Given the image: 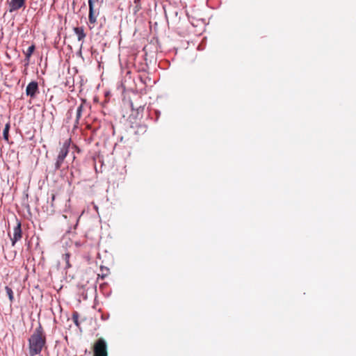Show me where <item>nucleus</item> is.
<instances>
[{
  "instance_id": "f257e3e1",
  "label": "nucleus",
  "mask_w": 356,
  "mask_h": 356,
  "mask_svg": "<svg viewBox=\"0 0 356 356\" xmlns=\"http://www.w3.org/2000/svg\"><path fill=\"white\" fill-rule=\"evenodd\" d=\"M45 343V338L40 327L35 329L29 339V354L31 356L36 355L42 351Z\"/></svg>"
},
{
  "instance_id": "f03ea898",
  "label": "nucleus",
  "mask_w": 356,
  "mask_h": 356,
  "mask_svg": "<svg viewBox=\"0 0 356 356\" xmlns=\"http://www.w3.org/2000/svg\"><path fill=\"white\" fill-rule=\"evenodd\" d=\"M95 356H107V346L105 340L102 338L99 339L94 345Z\"/></svg>"
},
{
  "instance_id": "7ed1b4c3",
  "label": "nucleus",
  "mask_w": 356,
  "mask_h": 356,
  "mask_svg": "<svg viewBox=\"0 0 356 356\" xmlns=\"http://www.w3.org/2000/svg\"><path fill=\"white\" fill-rule=\"evenodd\" d=\"M68 148H69V143L68 142H65L62 148L60 149V151L58 155L57 161L56 163V168L58 169L61 166V164L63 163L64 159H65L66 156L68 154Z\"/></svg>"
},
{
  "instance_id": "20e7f679",
  "label": "nucleus",
  "mask_w": 356,
  "mask_h": 356,
  "mask_svg": "<svg viewBox=\"0 0 356 356\" xmlns=\"http://www.w3.org/2000/svg\"><path fill=\"white\" fill-rule=\"evenodd\" d=\"M98 0H88L89 5V21L91 24H95L97 21V16L95 15L94 4L98 3Z\"/></svg>"
},
{
  "instance_id": "39448f33",
  "label": "nucleus",
  "mask_w": 356,
  "mask_h": 356,
  "mask_svg": "<svg viewBox=\"0 0 356 356\" xmlns=\"http://www.w3.org/2000/svg\"><path fill=\"white\" fill-rule=\"evenodd\" d=\"M38 91V86L37 82L32 81L29 83L26 89V94L28 96L33 97Z\"/></svg>"
},
{
  "instance_id": "423d86ee",
  "label": "nucleus",
  "mask_w": 356,
  "mask_h": 356,
  "mask_svg": "<svg viewBox=\"0 0 356 356\" xmlns=\"http://www.w3.org/2000/svg\"><path fill=\"white\" fill-rule=\"evenodd\" d=\"M22 238V229L20 222H17L13 229V236L11 238L12 244L14 245L15 243Z\"/></svg>"
},
{
  "instance_id": "0eeeda50",
  "label": "nucleus",
  "mask_w": 356,
  "mask_h": 356,
  "mask_svg": "<svg viewBox=\"0 0 356 356\" xmlns=\"http://www.w3.org/2000/svg\"><path fill=\"white\" fill-rule=\"evenodd\" d=\"M25 0H11L10 3V11L17 10L22 8L24 4Z\"/></svg>"
},
{
  "instance_id": "6e6552de",
  "label": "nucleus",
  "mask_w": 356,
  "mask_h": 356,
  "mask_svg": "<svg viewBox=\"0 0 356 356\" xmlns=\"http://www.w3.org/2000/svg\"><path fill=\"white\" fill-rule=\"evenodd\" d=\"M74 32L77 35L79 41H81L86 38V33H84L83 27L74 28Z\"/></svg>"
},
{
  "instance_id": "1a4fd4ad",
  "label": "nucleus",
  "mask_w": 356,
  "mask_h": 356,
  "mask_svg": "<svg viewBox=\"0 0 356 356\" xmlns=\"http://www.w3.org/2000/svg\"><path fill=\"white\" fill-rule=\"evenodd\" d=\"M34 50H35V46L33 44V45L30 46L27 49L26 51L25 52L26 60H27V64L29 63L30 57L31 56V55L33 53Z\"/></svg>"
},
{
  "instance_id": "9d476101",
  "label": "nucleus",
  "mask_w": 356,
  "mask_h": 356,
  "mask_svg": "<svg viewBox=\"0 0 356 356\" xmlns=\"http://www.w3.org/2000/svg\"><path fill=\"white\" fill-rule=\"evenodd\" d=\"M9 129H10V124L9 123H7L4 127V129H3V138L6 140V141H8V132H9Z\"/></svg>"
},
{
  "instance_id": "9b49d317",
  "label": "nucleus",
  "mask_w": 356,
  "mask_h": 356,
  "mask_svg": "<svg viewBox=\"0 0 356 356\" xmlns=\"http://www.w3.org/2000/svg\"><path fill=\"white\" fill-rule=\"evenodd\" d=\"M6 291L7 295L8 296L10 300L13 301V290L10 287L6 286Z\"/></svg>"
},
{
  "instance_id": "f8f14e48",
  "label": "nucleus",
  "mask_w": 356,
  "mask_h": 356,
  "mask_svg": "<svg viewBox=\"0 0 356 356\" xmlns=\"http://www.w3.org/2000/svg\"><path fill=\"white\" fill-rule=\"evenodd\" d=\"M63 259H64V260L65 261V263H66V268H70L71 265L70 264V254L69 253H65L63 255Z\"/></svg>"
},
{
  "instance_id": "ddd939ff",
  "label": "nucleus",
  "mask_w": 356,
  "mask_h": 356,
  "mask_svg": "<svg viewBox=\"0 0 356 356\" xmlns=\"http://www.w3.org/2000/svg\"><path fill=\"white\" fill-rule=\"evenodd\" d=\"M82 108H83V105L81 104L78 108H77V111H76V118L79 119L81 115V113H82Z\"/></svg>"
}]
</instances>
